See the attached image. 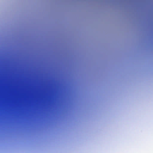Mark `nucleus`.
Instances as JSON below:
<instances>
[{
	"instance_id": "1",
	"label": "nucleus",
	"mask_w": 153,
	"mask_h": 153,
	"mask_svg": "<svg viewBox=\"0 0 153 153\" xmlns=\"http://www.w3.org/2000/svg\"><path fill=\"white\" fill-rule=\"evenodd\" d=\"M66 97L67 96H0V98H55Z\"/></svg>"
},
{
	"instance_id": "2",
	"label": "nucleus",
	"mask_w": 153,
	"mask_h": 153,
	"mask_svg": "<svg viewBox=\"0 0 153 153\" xmlns=\"http://www.w3.org/2000/svg\"><path fill=\"white\" fill-rule=\"evenodd\" d=\"M0 92L12 93L28 92L30 91L29 90L20 89L17 88H0Z\"/></svg>"
},
{
	"instance_id": "3",
	"label": "nucleus",
	"mask_w": 153,
	"mask_h": 153,
	"mask_svg": "<svg viewBox=\"0 0 153 153\" xmlns=\"http://www.w3.org/2000/svg\"><path fill=\"white\" fill-rule=\"evenodd\" d=\"M0 96H55V94L52 95H34V94H0Z\"/></svg>"
},
{
	"instance_id": "4",
	"label": "nucleus",
	"mask_w": 153,
	"mask_h": 153,
	"mask_svg": "<svg viewBox=\"0 0 153 153\" xmlns=\"http://www.w3.org/2000/svg\"><path fill=\"white\" fill-rule=\"evenodd\" d=\"M71 96V95H70V94H68V95H67V96Z\"/></svg>"
},
{
	"instance_id": "5",
	"label": "nucleus",
	"mask_w": 153,
	"mask_h": 153,
	"mask_svg": "<svg viewBox=\"0 0 153 153\" xmlns=\"http://www.w3.org/2000/svg\"><path fill=\"white\" fill-rule=\"evenodd\" d=\"M67 86H68V84H67Z\"/></svg>"
},
{
	"instance_id": "6",
	"label": "nucleus",
	"mask_w": 153,
	"mask_h": 153,
	"mask_svg": "<svg viewBox=\"0 0 153 153\" xmlns=\"http://www.w3.org/2000/svg\"><path fill=\"white\" fill-rule=\"evenodd\" d=\"M67 86H68V84H67Z\"/></svg>"
},
{
	"instance_id": "7",
	"label": "nucleus",
	"mask_w": 153,
	"mask_h": 153,
	"mask_svg": "<svg viewBox=\"0 0 153 153\" xmlns=\"http://www.w3.org/2000/svg\"><path fill=\"white\" fill-rule=\"evenodd\" d=\"M67 86H68V84H67Z\"/></svg>"
}]
</instances>
